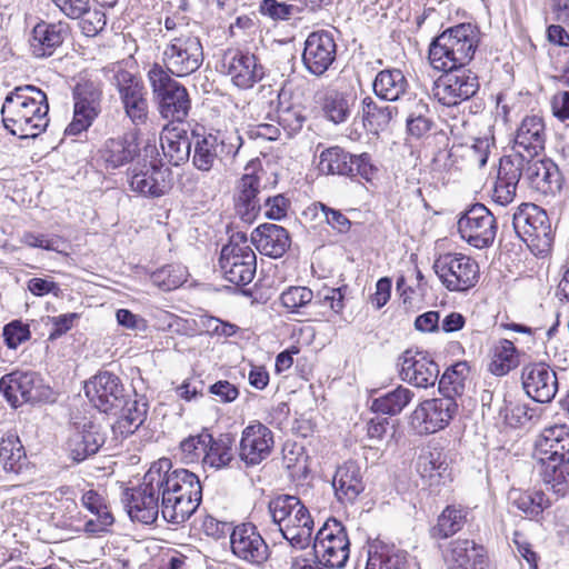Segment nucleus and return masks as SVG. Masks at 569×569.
I'll use <instances>...</instances> for the list:
<instances>
[{"label": "nucleus", "instance_id": "nucleus-1", "mask_svg": "<svg viewBox=\"0 0 569 569\" xmlns=\"http://www.w3.org/2000/svg\"><path fill=\"white\" fill-rule=\"evenodd\" d=\"M156 468V486L161 493V515L167 522L181 525L198 509L202 487L198 476L187 469H172L169 459H160Z\"/></svg>", "mask_w": 569, "mask_h": 569}, {"label": "nucleus", "instance_id": "nucleus-2", "mask_svg": "<svg viewBox=\"0 0 569 569\" xmlns=\"http://www.w3.org/2000/svg\"><path fill=\"white\" fill-rule=\"evenodd\" d=\"M47 94L31 84L16 87L1 108L4 128L20 139L37 138L49 124Z\"/></svg>", "mask_w": 569, "mask_h": 569}, {"label": "nucleus", "instance_id": "nucleus-3", "mask_svg": "<svg viewBox=\"0 0 569 569\" xmlns=\"http://www.w3.org/2000/svg\"><path fill=\"white\" fill-rule=\"evenodd\" d=\"M536 453L542 463L541 476L558 496L569 489V427L546 428L536 442Z\"/></svg>", "mask_w": 569, "mask_h": 569}, {"label": "nucleus", "instance_id": "nucleus-4", "mask_svg": "<svg viewBox=\"0 0 569 569\" xmlns=\"http://www.w3.org/2000/svg\"><path fill=\"white\" fill-rule=\"evenodd\" d=\"M479 29L472 23H459L437 36L429 48V61L433 69L451 70L466 67L479 46Z\"/></svg>", "mask_w": 569, "mask_h": 569}, {"label": "nucleus", "instance_id": "nucleus-5", "mask_svg": "<svg viewBox=\"0 0 569 569\" xmlns=\"http://www.w3.org/2000/svg\"><path fill=\"white\" fill-rule=\"evenodd\" d=\"M347 287L323 286L316 292L305 286H291L280 296V302L289 312L306 317L310 321H321L329 315H340L345 309Z\"/></svg>", "mask_w": 569, "mask_h": 569}, {"label": "nucleus", "instance_id": "nucleus-6", "mask_svg": "<svg viewBox=\"0 0 569 569\" xmlns=\"http://www.w3.org/2000/svg\"><path fill=\"white\" fill-rule=\"evenodd\" d=\"M192 136L191 161L196 169L203 172L233 159L243 143L237 130L206 132L203 129H194Z\"/></svg>", "mask_w": 569, "mask_h": 569}, {"label": "nucleus", "instance_id": "nucleus-7", "mask_svg": "<svg viewBox=\"0 0 569 569\" xmlns=\"http://www.w3.org/2000/svg\"><path fill=\"white\" fill-rule=\"evenodd\" d=\"M106 79L117 89L126 117L136 127L149 119L148 93L142 81L119 62L102 69Z\"/></svg>", "mask_w": 569, "mask_h": 569}, {"label": "nucleus", "instance_id": "nucleus-8", "mask_svg": "<svg viewBox=\"0 0 569 569\" xmlns=\"http://www.w3.org/2000/svg\"><path fill=\"white\" fill-rule=\"evenodd\" d=\"M512 227L535 256L550 252L555 231L545 209L535 203H521L512 216Z\"/></svg>", "mask_w": 569, "mask_h": 569}, {"label": "nucleus", "instance_id": "nucleus-9", "mask_svg": "<svg viewBox=\"0 0 569 569\" xmlns=\"http://www.w3.org/2000/svg\"><path fill=\"white\" fill-rule=\"evenodd\" d=\"M147 76L161 117L171 121H183L191 108L186 87L174 80L159 63H154Z\"/></svg>", "mask_w": 569, "mask_h": 569}, {"label": "nucleus", "instance_id": "nucleus-10", "mask_svg": "<svg viewBox=\"0 0 569 569\" xmlns=\"http://www.w3.org/2000/svg\"><path fill=\"white\" fill-rule=\"evenodd\" d=\"M158 157L156 143L148 142L142 149V158L128 170L131 191L147 198H159L169 191L170 184L166 179L169 170L162 169Z\"/></svg>", "mask_w": 569, "mask_h": 569}, {"label": "nucleus", "instance_id": "nucleus-11", "mask_svg": "<svg viewBox=\"0 0 569 569\" xmlns=\"http://www.w3.org/2000/svg\"><path fill=\"white\" fill-rule=\"evenodd\" d=\"M164 70L172 77H187L196 72L203 62V48L199 37L188 30L169 36L161 57Z\"/></svg>", "mask_w": 569, "mask_h": 569}, {"label": "nucleus", "instance_id": "nucleus-12", "mask_svg": "<svg viewBox=\"0 0 569 569\" xmlns=\"http://www.w3.org/2000/svg\"><path fill=\"white\" fill-rule=\"evenodd\" d=\"M312 550L315 559L330 569H341L350 556V541L345 526L335 518L328 519L318 530Z\"/></svg>", "mask_w": 569, "mask_h": 569}, {"label": "nucleus", "instance_id": "nucleus-13", "mask_svg": "<svg viewBox=\"0 0 569 569\" xmlns=\"http://www.w3.org/2000/svg\"><path fill=\"white\" fill-rule=\"evenodd\" d=\"M160 497V490L156 486V468L151 466L140 486L123 491L121 502L132 521L151 525L159 515Z\"/></svg>", "mask_w": 569, "mask_h": 569}, {"label": "nucleus", "instance_id": "nucleus-14", "mask_svg": "<svg viewBox=\"0 0 569 569\" xmlns=\"http://www.w3.org/2000/svg\"><path fill=\"white\" fill-rule=\"evenodd\" d=\"M86 396L101 412L118 415L123 408L127 396L132 391L127 389L120 377L110 371H100L84 386Z\"/></svg>", "mask_w": 569, "mask_h": 569}, {"label": "nucleus", "instance_id": "nucleus-15", "mask_svg": "<svg viewBox=\"0 0 569 569\" xmlns=\"http://www.w3.org/2000/svg\"><path fill=\"white\" fill-rule=\"evenodd\" d=\"M319 170L327 174L360 177L366 181H370L377 172L369 153L352 154L338 146L321 152Z\"/></svg>", "mask_w": 569, "mask_h": 569}, {"label": "nucleus", "instance_id": "nucleus-16", "mask_svg": "<svg viewBox=\"0 0 569 569\" xmlns=\"http://www.w3.org/2000/svg\"><path fill=\"white\" fill-rule=\"evenodd\" d=\"M433 269L449 291H467L479 279L478 263L462 253H446L436 259Z\"/></svg>", "mask_w": 569, "mask_h": 569}, {"label": "nucleus", "instance_id": "nucleus-17", "mask_svg": "<svg viewBox=\"0 0 569 569\" xmlns=\"http://www.w3.org/2000/svg\"><path fill=\"white\" fill-rule=\"evenodd\" d=\"M455 398L446 395L426 399L410 415V426L418 435H430L445 429L456 415Z\"/></svg>", "mask_w": 569, "mask_h": 569}, {"label": "nucleus", "instance_id": "nucleus-18", "mask_svg": "<svg viewBox=\"0 0 569 569\" xmlns=\"http://www.w3.org/2000/svg\"><path fill=\"white\" fill-rule=\"evenodd\" d=\"M497 221L482 203L471 206L458 220L461 238L477 249L490 247L497 236Z\"/></svg>", "mask_w": 569, "mask_h": 569}, {"label": "nucleus", "instance_id": "nucleus-19", "mask_svg": "<svg viewBox=\"0 0 569 569\" xmlns=\"http://www.w3.org/2000/svg\"><path fill=\"white\" fill-rule=\"evenodd\" d=\"M442 71L445 73L436 81L435 87V96L442 106H457L478 92L479 78L470 69L458 67Z\"/></svg>", "mask_w": 569, "mask_h": 569}, {"label": "nucleus", "instance_id": "nucleus-20", "mask_svg": "<svg viewBox=\"0 0 569 569\" xmlns=\"http://www.w3.org/2000/svg\"><path fill=\"white\" fill-rule=\"evenodd\" d=\"M397 368L400 379L416 388L433 387L439 378V366L417 349L405 350L397 359Z\"/></svg>", "mask_w": 569, "mask_h": 569}, {"label": "nucleus", "instance_id": "nucleus-21", "mask_svg": "<svg viewBox=\"0 0 569 569\" xmlns=\"http://www.w3.org/2000/svg\"><path fill=\"white\" fill-rule=\"evenodd\" d=\"M221 72L239 89L252 88L264 77V68L257 57L239 49L227 50L221 59Z\"/></svg>", "mask_w": 569, "mask_h": 569}, {"label": "nucleus", "instance_id": "nucleus-22", "mask_svg": "<svg viewBox=\"0 0 569 569\" xmlns=\"http://www.w3.org/2000/svg\"><path fill=\"white\" fill-rule=\"evenodd\" d=\"M336 56L337 44L330 31H315L307 37L302 62L311 74L322 76L333 63Z\"/></svg>", "mask_w": 569, "mask_h": 569}, {"label": "nucleus", "instance_id": "nucleus-23", "mask_svg": "<svg viewBox=\"0 0 569 569\" xmlns=\"http://www.w3.org/2000/svg\"><path fill=\"white\" fill-rule=\"evenodd\" d=\"M273 443V433L267 426L249 425L242 430L238 457L247 467L258 466L270 456Z\"/></svg>", "mask_w": 569, "mask_h": 569}, {"label": "nucleus", "instance_id": "nucleus-24", "mask_svg": "<svg viewBox=\"0 0 569 569\" xmlns=\"http://www.w3.org/2000/svg\"><path fill=\"white\" fill-rule=\"evenodd\" d=\"M232 553L251 565H262L269 558V547L252 523H241L230 535Z\"/></svg>", "mask_w": 569, "mask_h": 569}, {"label": "nucleus", "instance_id": "nucleus-25", "mask_svg": "<svg viewBox=\"0 0 569 569\" xmlns=\"http://www.w3.org/2000/svg\"><path fill=\"white\" fill-rule=\"evenodd\" d=\"M101 91L92 83L79 84L73 91V119L67 127L69 134L87 130L101 111Z\"/></svg>", "mask_w": 569, "mask_h": 569}, {"label": "nucleus", "instance_id": "nucleus-26", "mask_svg": "<svg viewBox=\"0 0 569 569\" xmlns=\"http://www.w3.org/2000/svg\"><path fill=\"white\" fill-rule=\"evenodd\" d=\"M521 379L526 393L537 402H550L558 391L556 371L545 362L525 366Z\"/></svg>", "mask_w": 569, "mask_h": 569}, {"label": "nucleus", "instance_id": "nucleus-27", "mask_svg": "<svg viewBox=\"0 0 569 569\" xmlns=\"http://www.w3.org/2000/svg\"><path fill=\"white\" fill-rule=\"evenodd\" d=\"M142 158V150L134 137L123 134L109 138L98 150V162L106 170H114Z\"/></svg>", "mask_w": 569, "mask_h": 569}, {"label": "nucleus", "instance_id": "nucleus-28", "mask_svg": "<svg viewBox=\"0 0 569 569\" xmlns=\"http://www.w3.org/2000/svg\"><path fill=\"white\" fill-rule=\"evenodd\" d=\"M525 181L543 196H555L562 187L561 173L550 159L529 158L525 169Z\"/></svg>", "mask_w": 569, "mask_h": 569}, {"label": "nucleus", "instance_id": "nucleus-29", "mask_svg": "<svg viewBox=\"0 0 569 569\" xmlns=\"http://www.w3.org/2000/svg\"><path fill=\"white\" fill-rule=\"evenodd\" d=\"M39 378L33 371H13L0 379V391L14 408L39 399L37 392Z\"/></svg>", "mask_w": 569, "mask_h": 569}, {"label": "nucleus", "instance_id": "nucleus-30", "mask_svg": "<svg viewBox=\"0 0 569 569\" xmlns=\"http://www.w3.org/2000/svg\"><path fill=\"white\" fill-rule=\"evenodd\" d=\"M366 569H420V566L406 550L376 540L369 546Z\"/></svg>", "mask_w": 569, "mask_h": 569}, {"label": "nucleus", "instance_id": "nucleus-31", "mask_svg": "<svg viewBox=\"0 0 569 569\" xmlns=\"http://www.w3.org/2000/svg\"><path fill=\"white\" fill-rule=\"evenodd\" d=\"M357 101V94L351 90L328 88L318 93V100L323 117L335 123L348 121Z\"/></svg>", "mask_w": 569, "mask_h": 569}, {"label": "nucleus", "instance_id": "nucleus-32", "mask_svg": "<svg viewBox=\"0 0 569 569\" xmlns=\"http://www.w3.org/2000/svg\"><path fill=\"white\" fill-rule=\"evenodd\" d=\"M251 242L261 254L277 259L290 248L291 239L283 227L262 223L251 232Z\"/></svg>", "mask_w": 569, "mask_h": 569}, {"label": "nucleus", "instance_id": "nucleus-33", "mask_svg": "<svg viewBox=\"0 0 569 569\" xmlns=\"http://www.w3.org/2000/svg\"><path fill=\"white\" fill-rule=\"evenodd\" d=\"M546 138L542 118L526 117L517 129L513 150L525 153L528 158H536L545 150Z\"/></svg>", "mask_w": 569, "mask_h": 569}, {"label": "nucleus", "instance_id": "nucleus-34", "mask_svg": "<svg viewBox=\"0 0 569 569\" xmlns=\"http://www.w3.org/2000/svg\"><path fill=\"white\" fill-rule=\"evenodd\" d=\"M68 27L62 22L49 23L41 21L37 23L29 39L30 50L36 58H47L54 53L67 37Z\"/></svg>", "mask_w": 569, "mask_h": 569}, {"label": "nucleus", "instance_id": "nucleus-35", "mask_svg": "<svg viewBox=\"0 0 569 569\" xmlns=\"http://www.w3.org/2000/svg\"><path fill=\"white\" fill-rule=\"evenodd\" d=\"M332 486L341 503H353L365 490L363 475L360 466L352 460L346 461L336 470Z\"/></svg>", "mask_w": 569, "mask_h": 569}, {"label": "nucleus", "instance_id": "nucleus-36", "mask_svg": "<svg viewBox=\"0 0 569 569\" xmlns=\"http://www.w3.org/2000/svg\"><path fill=\"white\" fill-rule=\"evenodd\" d=\"M446 559L457 569H488V557L483 546L470 539L451 541Z\"/></svg>", "mask_w": 569, "mask_h": 569}, {"label": "nucleus", "instance_id": "nucleus-37", "mask_svg": "<svg viewBox=\"0 0 569 569\" xmlns=\"http://www.w3.org/2000/svg\"><path fill=\"white\" fill-rule=\"evenodd\" d=\"M260 178L256 174H244L238 182L234 208L239 218L246 223H252L260 212L259 199Z\"/></svg>", "mask_w": 569, "mask_h": 569}, {"label": "nucleus", "instance_id": "nucleus-38", "mask_svg": "<svg viewBox=\"0 0 569 569\" xmlns=\"http://www.w3.org/2000/svg\"><path fill=\"white\" fill-rule=\"evenodd\" d=\"M148 401L134 391H131L123 403V408L118 411V420L112 426L116 433L122 437L133 435L146 421L148 415Z\"/></svg>", "mask_w": 569, "mask_h": 569}, {"label": "nucleus", "instance_id": "nucleus-39", "mask_svg": "<svg viewBox=\"0 0 569 569\" xmlns=\"http://www.w3.org/2000/svg\"><path fill=\"white\" fill-rule=\"evenodd\" d=\"M164 157L172 166H180L191 157L193 136H188L186 130L173 128L160 137Z\"/></svg>", "mask_w": 569, "mask_h": 569}, {"label": "nucleus", "instance_id": "nucleus-40", "mask_svg": "<svg viewBox=\"0 0 569 569\" xmlns=\"http://www.w3.org/2000/svg\"><path fill=\"white\" fill-rule=\"evenodd\" d=\"M408 80L399 69H385L377 73L372 89L375 94L386 101H399L408 92Z\"/></svg>", "mask_w": 569, "mask_h": 569}, {"label": "nucleus", "instance_id": "nucleus-41", "mask_svg": "<svg viewBox=\"0 0 569 569\" xmlns=\"http://www.w3.org/2000/svg\"><path fill=\"white\" fill-rule=\"evenodd\" d=\"M363 127L373 133L386 130L399 107L380 106L371 97H365L361 101Z\"/></svg>", "mask_w": 569, "mask_h": 569}, {"label": "nucleus", "instance_id": "nucleus-42", "mask_svg": "<svg viewBox=\"0 0 569 569\" xmlns=\"http://www.w3.org/2000/svg\"><path fill=\"white\" fill-rule=\"evenodd\" d=\"M468 509L462 506H447L438 516L437 523L431 528L436 539H447L460 531L467 522Z\"/></svg>", "mask_w": 569, "mask_h": 569}, {"label": "nucleus", "instance_id": "nucleus-43", "mask_svg": "<svg viewBox=\"0 0 569 569\" xmlns=\"http://www.w3.org/2000/svg\"><path fill=\"white\" fill-rule=\"evenodd\" d=\"M415 392L407 387L399 385L385 395L375 398L371 402V410L377 413L396 416L412 401Z\"/></svg>", "mask_w": 569, "mask_h": 569}, {"label": "nucleus", "instance_id": "nucleus-44", "mask_svg": "<svg viewBox=\"0 0 569 569\" xmlns=\"http://www.w3.org/2000/svg\"><path fill=\"white\" fill-rule=\"evenodd\" d=\"M27 462L26 449L16 435H7L0 440V463L6 472L19 473Z\"/></svg>", "mask_w": 569, "mask_h": 569}, {"label": "nucleus", "instance_id": "nucleus-45", "mask_svg": "<svg viewBox=\"0 0 569 569\" xmlns=\"http://www.w3.org/2000/svg\"><path fill=\"white\" fill-rule=\"evenodd\" d=\"M234 442L236 439L230 433L220 435L217 439L211 436L203 463L217 469L229 466L233 460Z\"/></svg>", "mask_w": 569, "mask_h": 569}, {"label": "nucleus", "instance_id": "nucleus-46", "mask_svg": "<svg viewBox=\"0 0 569 569\" xmlns=\"http://www.w3.org/2000/svg\"><path fill=\"white\" fill-rule=\"evenodd\" d=\"M510 505L528 518H537L547 508L542 491H522L512 489L509 492Z\"/></svg>", "mask_w": 569, "mask_h": 569}, {"label": "nucleus", "instance_id": "nucleus-47", "mask_svg": "<svg viewBox=\"0 0 569 569\" xmlns=\"http://www.w3.org/2000/svg\"><path fill=\"white\" fill-rule=\"evenodd\" d=\"M517 365V350L512 341L501 339L495 347L490 371L496 376L507 375Z\"/></svg>", "mask_w": 569, "mask_h": 569}, {"label": "nucleus", "instance_id": "nucleus-48", "mask_svg": "<svg viewBox=\"0 0 569 569\" xmlns=\"http://www.w3.org/2000/svg\"><path fill=\"white\" fill-rule=\"evenodd\" d=\"M528 157L513 150L512 153L503 156L499 161L498 178L513 183H519L520 179L525 180V169Z\"/></svg>", "mask_w": 569, "mask_h": 569}, {"label": "nucleus", "instance_id": "nucleus-49", "mask_svg": "<svg viewBox=\"0 0 569 569\" xmlns=\"http://www.w3.org/2000/svg\"><path fill=\"white\" fill-rule=\"evenodd\" d=\"M150 280L159 289L171 291L186 281V270L179 264H167L151 272Z\"/></svg>", "mask_w": 569, "mask_h": 569}, {"label": "nucleus", "instance_id": "nucleus-50", "mask_svg": "<svg viewBox=\"0 0 569 569\" xmlns=\"http://www.w3.org/2000/svg\"><path fill=\"white\" fill-rule=\"evenodd\" d=\"M210 441L211 435L207 431H202L199 435L189 436L180 442L182 459L187 463L198 461L200 458L203 459Z\"/></svg>", "mask_w": 569, "mask_h": 569}, {"label": "nucleus", "instance_id": "nucleus-51", "mask_svg": "<svg viewBox=\"0 0 569 569\" xmlns=\"http://www.w3.org/2000/svg\"><path fill=\"white\" fill-rule=\"evenodd\" d=\"M300 503L301 501L298 497L289 495L278 496L269 502V511L272 520L279 526L280 530L281 525H284L289 520Z\"/></svg>", "mask_w": 569, "mask_h": 569}, {"label": "nucleus", "instance_id": "nucleus-52", "mask_svg": "<svg viewBox=\"0 0 569 569\" xmlns=\"http://www.w3.org/2000/svg\"><path fill=\"white\" fill-rule=\"evenodd\" d=\"M469 372V366L466 361H459L446 369L439 379V390L442 392L450 388L455 393L463 387V381Z\"/></svg>", "mask_w": 569, "mask_h": 569}, {"label": "nucleus", "instance_id": "nucleus-53", "mask_svg": "<svg viewBox=\"0 0 569 569\" xmlns=\"http://www.w3.org/2000/svg\"><path fill=\"white\" fill-rule=\"evenodd\" d=\"M306 122L301 106H289L278 110V123L289 136L299 132Z\"/></svg>", "mask_w": 569, "mask_h": 569}, {"label": "nucleus", "instance_id": "nucleus-54", "mask_svg": "<svg viewBox=\"0 0 569 569\" xmlns=\"http://www.w3.org/2000/svg\"><path fill=\"white\" fill-rule=\"evenodd\" d=\"M77 433L81 437L83 442L89 448V451L97 453L100 447L106 441V436L101 432L100 425L91 421L84 420L83 422H77Z\"/></svg>", "mask_w": 569, "mask_h": 569}, {"label": "nucleus", "instance_id": "nucleus-55", "mask_svg": "<svg viewBox=\"0 0 569 569\" xmlns=\"http://www.w3.org/2000/svg\"><path fill=\"white\" fill-rule=\"evenodd\" d=\"M312 210L316 214L320 211L325 221L339 233H347L351 228V221L340 210L333 209L322 202L313 203Z\"/></svg>", "mask_w": 569, "mask_h": 569}, {"label": "nucleus", "instance_id": "nucleus-56", "mask_svg": "<svg viewBox=\"0 0 569 569\" xmlns=\"http://www.w3.org/2000/svg\"><path fill=\"white\" fill-rule=\"evenodd\" d=\"M257 258H247L241 266L230 267L228 272H223L224 279L238 287L249 284L256 274Z\"/></svg>", "mask_w": 569, "mask_h": 569}, {"label": "nucleus", "instance_id": "nucleus-57", "mask_svg": "<svg viewBox=\"0 0 569 569\" xmlns=\"http://www.w3.org/2000/svg\"><path fill=\"white\" fill-rule=\"evenodd\" d=\"M30 336L29 326L20 320H13L3 327V338L9 349H17L18 346L29 340Z\"/></svg>", "mask_w": 569, "mask_h": 569}, {"label": "nucleus", "instance_id": "nucleus-58", "mask_svg": "<svg viewBox=\"0 0 569 569\" xmlns=\"http://www.w3.org/2000/svg\"><path fill=\"white\" fill-rule=\"evenodd\" d=\"M399 101L401 110L407 114V119L430 114L429 103L423 97L407 92L406 97Z\"/></svg>", "mask_w": 569, "mask_h": 569}, {"label": "nucleus", "instance_id": "nucleus-59", "mask_svg": "<svg viewBox=\"0 0 569 569\" xmlns=\"http://www.w3.org/2000/svg\"><path fill=\"white\" fill-rule=\"evenodd\" d=\"M84 18L80 22L81 30L87 37H94L100 33L107 26V17L104 11L94 9L84 13Z\"/></svg>", "mask_w": 569, "mask_h": 569}, {"label": "nucleus", "instance_id": "nucleus-60", "mask_svg": "<svg viewBox=\"0 0 569 569\" xmlns=\"http://www.w3.org/2000/svg\"><path fill=\"white\" fill-rule=\"evenodd\" d=\"M492 147H495V137L491 134L490 130L483 137L473 139L471 144V158L475 160L479 168L486 166L490 149Z\"/></svg>", "mask_w": 569, "mask_h": 569}, {"label": "nucleus", "instance_id": "nucleus-61", "mask_svg": "<svg viewBox=\"0 0 569 569\" xmlns=\"http://www.w3.org/2000/svg\"><path fill=\"white\" fill-rule=\"evenodd\" d=\"M532 417L533 410L526 403L510 402L506 406L505 419L512 427L522 426Z\"/></svg>", "mask_w": 569, "mask_h": 569}, {"label": "nucleus", "instance_id": "nucleus-62", "mask_svg": "<svg viewBox=\"0 0 569 569\" xmlns=\"http://www.w3.org/2000/svg\"><path fill=\"white\" fill-rule=\"evenodd\" d=\"M247 258H257L251 247L236 249L232 252H226L224 249H221L219 264L222 272H228L230 267L241 266Z\"/></svg>", "mask_w": 569, "mask_h": 569}, {"label": "nucleus", "instance_id": "nucleus-63", "mask_svg": "<svg viewBox=\"0 0 569 569\" xmlns=\"http://www.w3.org/2000/svg\"><path fill=\"white\" fill-rule=\"evenodd\" d=\"M293 11V6L277 0H262L260 12L273 20H288Z\"/></svg>", "mask_w": 569, "mask_h": 569}, {"label": "nucleus", "instance_id": "nucleus-64", "mask_svg": "<svg viewBox=\"0 0 569 569\" xmlns=\"http://www.w3.org/2000/svg\"><path fill=\"white\" fill-rule=\"evenodd\" d=\"M517 187V183L497 177L492 189V200L500 206L511 203L516 197Z\"/></svg>", "mask_w": 569, "mask_h": 569}]
</instances>
